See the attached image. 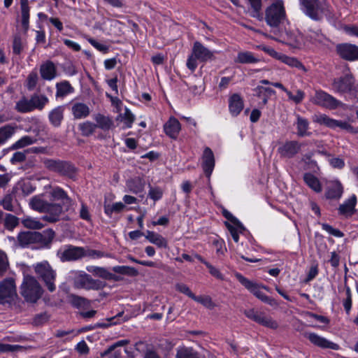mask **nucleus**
I'll use <instances>...</instances> for the list:
<instances>
[{"mask_svg": "<svg viewBox=\"0 0 358 358\" xmlns=\"http://www.w3.org/2000/svg\"><path fill=\"white\" fill-rule=\"evenodd\" d=\"M301 10L307 16L315 21L324 17L331 19L334 16L333 10L326 0H299Z\"/></svg>", "mask_w": 358, "mask_h": 358, "instance_id": "obj_1", "label": "nucleus"}, {"mask_svg": "<svg viewBox=\"0 0 358 358\" xmlns=\"http://www.w3.org/2000/svg\"><path fill=\"white\" fill-rule=\"evenodd\" d=\"M271 38L287 45L290 50H300L305 45V39L296 28L285 27L272 31Z\"/></svg>", "mask_w": 358, "mask_h": 358, "instance_id": "obj_2", "label": "nucleus"}, {"mask_svg": "<svg viewBox=\"0 0 358 358\" xmlns=\"http://www.w3.org/2000/svg\"><path fill=\"white\" fill-rule=\"evenodd\" d=\"M286 19V12L282 0H274L265 10V21L273 30H278Z\"/></svg>", "mask_w": 358, "mask_h": 358, "instance_id": "obj_3", "label": "nucleus"}, {"mask_svg": "<svg viewBox=\"0 0 358 358\" xmlns=\"http://www.w3.org/2000/svg\"><path fill=\"white\" fill-rule=\"evenodd\" d=\"M213 57V52L210 51L200 42L196 41L194 43L192 52L187 58L186 66L191 72H194L198 66V60L205 62L212 59Z\"/></svg>", "mask_w": 358, "mask_h": 358, "instance_id": "obj_4", "label": "nucleus"}, {"mask_svg": "<svg viewBox=\"0 0 358 358\" xmlns=\"http://www.w3.org/2000/svg\"><path fill=\"white\" fill-rule=\"evenodd\" d=\"M20 293L27 301L36 302L43 294V289L33 276L26 275L20 287Z\"/></svg>", "mask_w": 358, "mask_h": 358, "instance_id": "obj_5", "label": "nucleus"}, {"mask_svg": "<svg viewBox=\"0 0 358 358\" xmlns=\"http://www.w3.org/2000/svg\"><path fill=\"white\" fill-rule=\"evenodd\" d=\"M235 277L241 283L242 285H243L248 291H250L259 300L271 306L277 305V303L275 299L266 296L262 291V289H265L268 290V288L266 286H263L253 281H251L248 278H245L243 275H241L239 273H236Z\"/></svg>", "mask_w": 358, "mask_h": 358, "instance_id": "obj_6", "label": "nucleus"}, {"mask_svg": "<svg viewBox=\"0 0 358 358\" xmlns=\"http://www.w3.org/2000/svg\"><path fill=\"white\" fill-rule=\"evenodd\" d=\"M44 166L50 171L59 173V175L73 178L75 167L70 163L61 160L45 159L43 161Z\"/></svg>", "mask_w": 358, "mask_h": 358, "instance_id": "obj_7", "label": "nucleus"}, {"mask_svg": "<svg viewBox=\"0 0 358 358\" xmlns=\"http://www.w3.org/2000/svg\"><path fill=\"white\" fill-rule=\"evenodd\" d=\"M36 273L45 282L48 290L53 292L55 290L54 281L55 279V273L48 263L43 262L38 263L34 266Z\"/></svg>", "mask_w": 358, "mask_h": 358, "instance_id": "obj_8", "label": "nucleus"}, {"mask_svg": "<svg viewBox=\"0 0 358 358\" xmlns=\"http://www.w3.org/2000/svg\"><path fill=\"white\" fill-rule=\"evenodd\" d=\"M74 285L77 288L99 290L105 287V283L99 280L93 279L90 275L82 272L74 279Z\"/></svg>", "mask_w": 358, "mask_h": 358, "instance_id": "obj_9", "label": "nucleus"}, {"mask_svg": "<svg viewBox=\"0 0 358 358\" xmlns=\"http://www.w3.org/2000/svg\"><path fill=\"white\" fill-rule=\"evenodd\" d=\"M244 313L248 318L265 327L271 329H276L278 327V323L277 321L263 312H259L251 308L245 310Z\"/></svg>", "mask_w": 358, "mask_h": 358, "instance_id": "obj_10", "label": "nucleus"}, {"mask_svg": "<svg viewBox=\"0 0 358 358\" xmlns=\"http://www.w3.org/2000/svg\"><path fill=\"white\" fill-rule=\"evenodd\" d=\"M313 121L320 124L325 125L326 127L331 129L339 127L348 131L354 132L353 127L347 122L332 119L325 114L315 115L313 117Z\"/></svg>", "mask_w": 358, "mask_h": 358, "instance_id": "obj_11", "label": "nucleus"}, {"mask_svg": "<svg viewBox=\"0 0 358 358\" xmlns=\"http://www.w3.org/2000/svg\"><path fill=\"white\" fill-rule=\"evenodd\" d=\"M311 101L316 105L329 109L336 108L340 103L334 97L322 90H317L311 98Z\"/></svg>", "mask_w": 358, "mask_h": 358, "instance_id": "obj_12", "label": "nucleus"}, {"mask_svg": "<svg viewBox=\"0 0 358 358\" xmlns=\"http://www.w3.org/2000/svg\"><path fill=\"white\" fill-rule=\"evenodd\" d=\"M43 241V235L39 232L22 231L17 235V245L20 248H26L36 243Z\"/></svg>", "mask_w": 358, "mask_h": 358, "instance_id": "obj_13", "label": "nucleus"}, {"mask_svg": "<svg viewBox=\"0 0 358 358\" xmlns=\"http://www.w3.org/2000/svg\"><path fill=\"white\" fill-rule=\"evenodd\" d=\"M338 55L348 61L358 60V46L350 43L338 44L336 46Z\"/></svg>", "mask_w": 358, "mask_h": 358, "instance_id": "obj_14", "label": "nucleus"}, {"mask_svg": "<svg viewBox=\"0 0 358 358\" xmlns=\"http://www.w3.org/2000/svg\"><path fill=\"white\" fill-rule=\"evenodd\" d=\"M301 145L296 141H289L284 143L278 148V152L282 157L292 158L299 152Z\"/></svg>", "mask_w": 358, "mask_h": 358, "instance_id": "obj_15", "label": "nucleus"}, {"mask_svg": "<svg viewBox=\"0 0 358 358\" xmlns=\"http://www.w3.org/2000/svg\"><path fill=\"white\" fill-rule=\"evenodd\" d=\"M306 336L313 345L321 348H329L334 350L340 349V346L337 343H333L315 333H308Z\"/></svg>", "mask_w": 358, "mask_h": 358, "instance_id": "obj_16", "label": "nucleus"}, {"mask_svg": "<svg viewBox=\"0 0 358 358\" xmlns=\"http://www.w3.org/2000/svg\"><path fill=\"white\" fill-rule=\"evenodd\" d=\"M215 166V158L213 151L206 148L202 156V167L207 177H210Z\"/></svg>", "mask_w": 358, "mask_h": 358, "instance_id": "obj_17", "label": "nucleus"}, {"mask_svg": "<svg viewBox=\"0 0 358 358\" xmlns=\"http://www.w3.org/2000/svg\"><path fill=\"white\" fill-rule=\"evenodd\" d=\"M16 296L15 281L12 278H7L0 283V296L3 299H13Z\"/></svg>", "mask_w": 358, "mask_h": 358, "instance_id": "obj_18", "label": "nucleus"}, {"mask_svg": "<svg viewBox=\"0 0 358 358\" xmlns=\"http://www.w3.org/2000/svg\"><path fill=\"white\" fill-rule=\"evenodd\" d=\"M353 83V78L350 75H345L343 77L335 79L332 85L335 91L338 92H345L352 89Z\"/></svg>", "mask_w": 358, "mask_h": 358, "instance_id": "obj_19", "label": "nucleus"}, {"mask_svg": "<svg viewBox=\"0 0 358 358\" xmlns=\"http://www.w3.org/2000/svg\"><path fill=\"white\" fill-rule=\"evenodd\" d=\"M87 271L92 273L94 276L101 278L104 280L118 281L120 278L112 273L104 267L88 266Z\"/></svg>", "mask_w": 358, "mask_h": 358, "instance_id": "obj_20", "label": "nucleus"}, {"mask_svg": "<svg viewBox=\"0 0 358 358\" xmlns=\"http://www.w3.org/2000/svg\"><path fill=\"white\" fill-rule=\"evenodd\" d=\"M84 249L80 247L68 246L62 252L61 259L63 261L77 260L85 256Z\"/></svg>", "mask_w": 358, "mask_h": 358, "instance_id": "obj_21", "label": "nucleus"}, {"mask_svg": "<svg viewBox=\"0 0 358 358\" xmlns=\"http://www.w3.org/2000/svg\"><path fill=\"white\" fill-rule=\"evenodd\" d=\"M62 210L63 208L60 204L49 203L45 212L48 214L43 216V220L46 222H56L59 220Z\"/></svg>", "mask_w": 358, "mask_h": 358, "instance_id": "obj_22", "label": "nucleus"}, {"mask_svg": "<svg viewBox=\"0 0 358 358\" xmlns=\"http://www.w3.org/2000/svg\"><path fill=\"white\" fill-rule=\"evenodd\" d=\"M164 130L165 134L170 138L176 139L181 130V124L176 118L171 117L164 124Z\"/></svg>", "mask_w": 358, "mask_h": 358, "instance_id": "obj_23", "label": "nucleus"}, {"mask_svg": "<svg viewBox=\"0 0 358 358\" xmlns=\"http://www.w3.org/2000/svg\"><path fill=\"white\" fill-rule=\"evenodd\" d=\"M243 100L240 94H233L229 98V110L233 116H237L243 109Z\"/></svg>", "mask_w": 358, "mask_h": 358, "instance_id": "obj_24", "label": "nucleus"}, {"mask_svg": "<svg viewBox=\"0 0 358 358\" xmlns=\"http://www.w3.org/2000/svg\"><path fill=\"white\" fill-rule=\"evenodd\" d=\"M40 74L41 78L45 80H52L57 76V69L51 61H46L40 66Z\"/></svg>", "mask_w": 358, "mask_h": 358, "instance_id": "obj_25", "label": "nucleus"}, {"mask_svg": "<svg viewBox=\"0 0 358 358\" xmlns=\"http://www.w3.org/2000/svg\"><path fill=\"white\" fill-rule=\"evenodd\" d=\"M15 123H10L0 127V146L10 139L17 131Z\"/></svg>", "mask_w": 358, "mask_h": 358, "instance_id": "obj_26", "label": "nucleus"}, {"mask_svg": "<svg viewBox=\"0 0 358 358\" xmlns=\"http://www.w3.org/2000/svg\"><path fill=\"white\" fill-rule=\"evenodd\" d=\"M71 113L75 119H83L90 114V107L85 103L74 102L71 104Z\"/></svg>", "mask_w": 358, "mask_h": 358, "instance_id": "obj_27", "label": "nucleus"}, {"mask_svg": "<svg viewBox=\"0 0 358 358\" xmlns=\"http://www.w3.org/2000/svg\"><path fill=\"white\" fill-rule=\"evenodd\" d=\"M357 203V197L355 194L352 195L343 203L340 205L338 213L345 217H350L355 213V208Z\"/></svg>", "mask_w": 358, "mask_h": 358, "instance_id": "obj_28", "label": "nucleus"}, {"mask_svg": "<svg viewBox=\"0 0 358 358\" xmlns=\"http://www.w3.org/2000/svg\"><path fill=\"white\" fill-rule=\"evenodd\" d=\"M144 236L150 243L155 245L157 248L164 249L168 248V241L161 234L148 230Z\"/></svg>", "mask_w": 358, "mask_h": 358, "instance_id": "obj_29", "label": "nucleus"}, {"mask_svg": "<svg viewBox=\"0 0 358 358\" xmlns=\"http://www.w3.org/2000/svg\"><path fill=\"white\" fill-rule=\"evenodd\" d=\"M64 107L59 106L52 109L48 114V119L50 124L55 127H59L64 120Z\"/></svg>", "mask_w": 358, "mask_h": 358, "instance_id": "obj_30", "label": "nucleus"}, {"mask_svg": "<svg viewBox=\"0 0 358 358\" xmlns=\"http://www.w3.org/2000/svg\"><path fill=\"white\" fill-rule=\"evenodd\" d=\"M145 181L140 177H135L127 180L126 187L127 191L135 194H138L144 192Z\"/></svg>", "mask_w": 358, "mask_h": 358, "instance_id": "obj_31", "label": "nucleus"}, {"mask_svg": "<svg viewBox=\"0 0 358 358\" xmlns=\"http://www.w3.org/2000/svg\"><path fill=\"white\" fill-rule=\"evenodd\" d=\"M31 106L34 110H42L49 103L48 97L43 94L34 93L30 96Z\"/></svg>", "mask_w": 358, "mask_h": 358, "instance_id": "obj_32", "label": "nucleus"}, {"mask_svg": "<svg viewBox=\"0 0 358 358\" xmlns=\"http://www.w3.org/2000/svg\"><path fill=\"white\" fill-rule=\"evenodd\" d=\"M45 222L46 221L43 220V216L41 218L26 216L22 220L23 226L30 229H41L45 227Z\"/></svg>", "mask_w": 358, "mask_h": 358, "instance_id": "obj_33", "label": "nucleus"}, {"mask_svg": "<svg viewBox=\"0 0 358 358\" xmlns=\"http://www.w3.org/2000/svg\"><path fill=\"white\" fill-rule=\"evenodd\" d=\"M343 194V187L340 182L331 181L328 185L326 192L327 197L329 199H339Z\"/></svg>", "mask_w": 358, "mask_h": 358, "instance_id": "obj_34", "label": "nucleus"}, {"mask_svg": "<svg viewBox=\"0 0 358 358\" xmlns=\"http://www.w3.org/2000/svg\"><path fill=\"white\" fill-rule=\"evenodd\" d=\"M296 124L297 129V135L299 136L303 137L310 136L311 135V132L308 131L309 122L308 120L301 117L299 115H297Z\"/></svg>", "mask_w": 358, "mask_h": 358, "instance_id": "obj_35", "label": "nucleus"}, {"mask_svg": "<svg viewBox=\"0 0 358 358\" xmlns=\"http://www.w3.org/2000/svg\"><path fill=\"white\" fill-rule=\"evenodd\" d=\"M15 110L20 113H27L34 111L30 99L21 97L15 102Z\"/></svg>", "mask_w": 358, "mask_h": 358, "instance_id": "obj_36", "label": "nucleus"}, {"mask_svg": "<svg viewBox=\"0 0 358 358\" xmlns=\"http://www.w3.org/2000/svg\"><path fill=\"white\" fill-rule=\"evenodd\" d=\"M50 194L55 200L62 201L64 206H71L72 203L71 198L69 197L66 192L61 187H57L53 188Z\"/></svg>", "mask_w": 358, "mask_h": 358, "instance_id": "obj_37", "label": "nucleus"}, {"mask_svg": "<svg viewBox=\"0 0 358 358\" xmlns=\"http://www.w3.org/2000/svg\"><path fill=\"white\" fill-rule=\"evenodd\" d=\"M48 203H49L48 201L43 200L40 196H35L32 197L29 201L30 207L33 210L40 213L46 212Z\"/></svg>", "mask_w": 358, "mask_h": 358, "instance_id": "obj_38", "label": "nucleus"}, {"mask_svg": "<svg viewBox=\"0 0 358 358\" xmlns=\"http://www.w3.org/2000/svg\"><path fill=\"white\" fill-rule=\"evenodd\" d=\"M22 26L27 30L29 26V7L28 0H20Z\"/></svg>", "mask_w": 358, "mask_h": 358, "instance_id": "obj_39", "label": "nucleus"}, {"mask_svg": "<svg viewBox=\"0 0 358 358\" xmlns=\"http://www.w3.org/2000/svg\"><path fill=\"white\" fill-rule=\"evenodd\" d=\"M259 61L251 52L245 51L238 53L234 62L239 64H254Z\"/></svg>", "mask_w": 358, "mask_h": 358, "instance_id": "obj_40", "label": "nucleus"}, {"mask_svg": "<svg viewBox=\"0 0 358 358\" xmlns=\"http://www.w3.org/2000/svg\"><path fill=\"white\" fill-rule=\"evenodd\" d=\"M279 61L290 67L306 71V68L303 64L296 57H289L282 53L279 58Z\"/></svg>", "mask_w": 358, "mask_h": 358, "instance_id": "obj_41", "label": "nucleus"}, {"mask_svg": "<svg viewBox=\"0 0 358 358\" xmlns=\"http://www.w3.org/2000/svg\"><path fill=\"white\" fill-rule=\"evenodd\" d=\"M56 96L63 97L73 92L74 89L69 81L64 80L56 84Z\"/></svg>", "mask_w": 358, "mask_h": 358, "instance_id": "obj_42", "label": "nucleus"}, {"mask_svg": "<svg viewBox=\"0 0 358 358\" xmlns=\"http://www.w3.org/2000/svg\"><path fill=\"white\" fill-rule=\"evenodd\" d=\"M303 180L306 184L316 192L322 191L321 184L319 180L311 173H305Z\"/></svg>", "mask_w": 358, "mask_h": 358, "instance_id": "obj_43", "label": "nucleus"}, {"mask_svg": "<svg viewBox=\"0 0 358 358\" xmlns=\"http://www.w3.org/2000/svg\"><path fill=\"white\" fill-rule=\"evenodd\" d=\"M225 225L229 231L234 241L238 243L239 241V234L242 232L243 227L241 223L238 221V223L230 224L227 222H225Z\"/></svg>", "mask_w": 358, "mask_h": 358, "instance_id": "obj_44", "label": "nucleus"}, {"mask_svg": "<svg viewBox=\"0 0 358 358\" xmlns=\"http://www.w3.org/2000/svg\"><path fill=\"white\" fill-rule=\"evenodd\" d=\"M36 142V138L34 137H31L29 136H24L22 138H20L19 140H17L16 142H15L12 146L11 148L13 150H17L20 148H23L26 146L32 145Z\"/></svg>", "mask_w": 358, "mask_h": 358, "instance_id": "obj_45", "label": "nucleus"}, {"mask_svg": "<svg viewBox=\"0 0 358 358\" xmlns=\"http://www.w3.org/2000/svg\"><path fill=\"white\" fill-rule=\"evenodd\" d=\"M112 270L116 273L129 276H136L138 274L135 268L129 266H115L112 268Z\"/></svg>", "mask_w": 358, "mask_h": 358, "instance_id": "obj_46", "label": "nucleus"}, {"mask_svg": "<svg viewBox=\"0 0 358 358\" xmlns=\"http://www.w3.org/2000/svg\"><path fill=\"white\" fill-rule=\"evenodd\" d=\"M17 190H20L24 196L31 194L35 190V187L29 181H23L17 183L16 186Z\"/></svg>", "mask_w": 358, "mask_h": 358, "instance_id": "obj_47", "label": "nucleus"}, {"mask_svg": "<svg viewBox=\"0 0 358 358\" xmlns=\"http://www.w3.org/2000/svg\"><path fill=\"white\" fill-rule=\"evenodd\" d=\"M95 120L97 123L96 127H99L103 130L109 129L113 125V122L111 120H110L108 117L101 114H98L96 116Z\"/></svg>", "mask_w": 358, "mask_h": 358, "instance_id": "obj_48", "label": "nucleus"}, {"mask_svg": "<svg viewBox=\"0 0 358 358\" xmlns=\"http://www.w3.org/2000/svg\"><path fill=\"white\" fill-rule=\"evenodd\" d=\"M124 207V204L122 202H117L112 205H104V212L107 215L110 217L113 213L121 212Z\"/></svg>", "mask_w": 358, "mask_h": 358, "instance_id": "obj_49", "label": "nucleus"}, {"mask_svg": "<svg viewBox=\"0 0 358 358\" xmlns=\"http://www.w3.org/2000/svg\"><path fill=\"white\" fill-rule=\"evenodd\" d=\"M96 128V124L89 121L83 122L79 124V129L82 134L85 136H88L92 134L94 132Z\"/></svg>", "mask_w": 358, "mask_h": 358, "instance_id": "obj_50", "label": "nucleus"}, {"mask_svg": "<svg viewBox=\"0 0 358 358\" xmlns=\"http://www.w3.org/2000/svg\"><path fill=\"white\" fill-rule=\"evenodd\" d=\"M176 358H198V355L192 348H181L177 350Z\"/></svg>", "mask_w": 358, "mask_h": 358, "instance_id": "obj_51", "label": "nucleus"}, {"mask_svg": "<svg viewBox=\"0 0 358 358\" xmlns=\"http://www.w3.org/2000/svg\"><path fill=\"white\" fill-rule=\"evenodd\" d=\"M38 80V77L36 71H31L27 76L26 80V87L29 91H32L35 89Z\"/></svg>", "mask_w": 358, "mask_h": 358, "instance_id": "obj_52", "label": "nucleus"}, {"mask_svg": "<svg viewBox=\"0 0 358 358\" xmlns=\"http://www.w3.org/2000/svg\"><path fill=\"white\" fill-rule=\"evenodd\" d=\"M248 5L252 9V16L254 17H259L260 10L262 9V0H246Z\"/></svg>", "mask_w": 358, "mask_h": 358, "instance_id": "obj_53", "label": "nucleus"}, {"mask_svg": "<svg viewBox=\"0 0 358 358\" xmlns=\"http://www.w3.org/2000/svg\"><path fill=\"white\" fill-rule=\"evenodd\" d=\"M193 300L200 303L205 307L212 309L214 308L215 304L213 302L211 298L208 296H194V298H193Z\"/></svg>", "mask_w": 358, "mask_h": 358, "instance_id": "obj_54", "label": "nucleus"}, {"mask_svg": "<svg viewBox=\"0 0 358 358\" xmlns=\"http://www.w3.org/2000/svg\"><path fill=\"white\" fill-rule=\"evenodd\" d=\"M163 194V190L159 187L150 186L148 196L154 201H157L161 199L162 198Z\"/></svg>", "mask_w": 358, "mask_h": 358, "instance_id": "obj_55", "label": "nucleus"}, {"mask_svg": "<svg viewBox=\"0 0 358 358\" xmlns=\"http://www.w3.org/2000/svg\"><path fill=\"white\" fill-rule=\"evenodd\" d=\"M121 117L126 127L131 128L135 119L132 113L128 108H126L124 113L121 115Z\"/></svg>", "mask_w": 358, "mask_h": 358, "instance_id": "obj_56", "label": "nucleus"}, {"mask_svg": "<svg viewBox=\"0 0 358 358\" xmlns=\"http://www.w3.org/2000/svg\"><path fill=\"white\" fill-rule=\"evenodd\" d=\"M346 298L343 301V305L347 315L350 314L352 308V292L349 287L345 289Z\"/></svg>", "mask_w": 358, "mask_h": 358, "instance_id": "obj_57", "label": "nucleus"}, {"mask_svg": "<svg viewBox=\"0 0 358 358\" xmlns=\"http://www.w3.org/2000/svg\"><path fill=\"white\" fill-rule=\"evenodd\" d=\"M17 224L18 219L15 215L10 214L6 215L4 221L6 229L12 231Z\"/></svg>", "mask_w": 358, "mask_h": 358, "instance_id": "obj_58", "label": "nucleus"}, {"mask_svg": "<svg viewBox=\"0 0 358 358\" xmlns=\"http://www.w3.org/2000/svg\"><path fill=\"white\" fill-rule=\"evenodd\" d=\"M323 230L326 231L330 235L335 237L341 238L344 236L343 233L338 229L333 228L331 225L327 223L321 224Z\"/></svg>", "mask_w": 358, "mask_h": 358, "instance_id": "obj_59", "label": "nucleus"}, {"mask_svg": "<svg viewBox=\"0 0 358 358\" xmlns=\"http://www.w3.org/2000/svg\"><path fill=\"white\" fill-rule=\"evenodd\" d=\"M176 289L177 291L187 295L192 299L194 298L195 294L191 291L189 287L183 283H178L176 285Z\"/></svg>", "mask_w": 358, "mask_h": 358, "instance_id": "obj_60", "label": "nucleus"}, {"mask_svg": "<svg viewBox=\"0 0 358 358\" xmlns=\"http://www.w3.org/2000/svg\"><path fill=\"white\" fill-rule=\"evenodd\" d=\"M286 93H287L289 99L292 100L296 103H301L303 101L304 96H305L304 92L300 90H298L296 91V94H293L289 91H286Z\"/></svg>", "mask_w": 358, "mask_h": 358, "instance_id": "obj_61", "label": "nucleus"}, {"mask_svg": "<svg viewBox=\"0 0 358 358\" xmlns=\"http://www.w3.org/2000/svg\"><path fill=\"white\" fill-rule=\"evenodd\" d=\"M13 196L10 194L6 195L3 200L1 201V205L3 208L8 211H13Z\"/></svg>", "mask_w": 358, "mask_h": 358, "instance_id": "obj_62", "label": "nucleus"}, {"mask_svg": "<svg viewBox=\"0 0 358 358\" xmlns=\"http://www.w3.org/2000/svg\"><path fill=\"white\" fill-rule=\"evenodd\" d=\"M8 267V262L6 255L0 251V276L2 275Z\"/></svg>", "mask_w": 358, "mask_h": 358, "instance_id": "obj_63", "label": "nucleus"}, {"mask_svg": "<svg viewBox=\"0 0 358 358\" xmlns=\"http://www.w3.org/2000/svg\"><path fill=\"white\" fill-rule=\"evenodd\" d=\"M79 216L82 220H84L85 221L90 222L91 221V215L89 211V208L87 206L82 203H81V208L79 212Z\"/></svg>", "mask_w": 358, "mask_h": 358, "instance_id": "obj_64", "label": "nucleus"}]
</instances>
